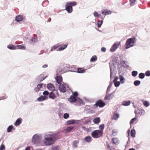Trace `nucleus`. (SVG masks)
<instances>
[{
    "label": "nucleus",
    "instance_id": "1",
    "mask_svg": "<svg viewBox=\"0 0 150 150\" xmlns=\"http://www.w3.org/2000/svg\"><path fill=\"white\" fill-rule=\"evenodd\" d=\"M57 134L51 132L45 133L43 135L42 142L40 144L43 146H50L55 143L57 139Z\"/></svg>",
    "mask_w": 150,
    "mask_h": 150
},
{
    "label": "nucleus",
    "instance_id": "2",
    "mask_svg": "<svg viewBox=\"0 0 150 150\" xmlns=\"http://www.w3.org/2000/svg\"><path fill=\"white\" fill-rule=\"evenodd\" d=\"M42 139V135L39 134H35L32 137V142L34 144H36L38 146H42V145L40 144V142L42 141L41 140Z\"/></svg>",
    "mask_w": 150,
    "mask_h": 150
},
{
    "label": "nucleus",
    "instance_id": "3",
    "mask_svg": "<svg viewBox=\"0 0 150 150\" xmlns=\"http://www.w3.org/2000/svg\"><path fill=\"white\" fill-rule=\"evenodd\" d=\"M76 3L75 1L67 2L65 5V9L69 13H70L72 11V6H75Z\"/></svg>",
    "mask_w": 150,
    "mask_h": 150
},
{
    "label": "nucleus",
    "instance_id": "4",
    "mask_svg": "<svg viewBox=\"0 0 150 150\" xmlns=\"http://www.w3.org/2000/svg\"><path fill=\"white\" fill-rule=\"evenodd\" d=\"M103 134V131L102 130H94L91 133L92 136L94 138H97L101 136Z\"/></svg>",
    "mask_w": 150,
    "mask_h": 150
},
{
    "label": "nucleus",
    "instance_id": "5",
    "mask_svg": "<svg viewBox=\"0 0 150 150\" xmlns=\"http://www.w3.org/2000/svg\"><path fill=\"white\" fill-rule=\"evenodd\" d=\"M110 77L111 78H113L115 75V67L114 64L110 62Z\"/></svg>",
    "mask_w": 150,
    "mask_h": 150
},
{
    "label": "nucleus",
    "instance_id": "6",
    "mask_svg": "<svg viewBox=\"0 0 150 150\" xmlns=\"http://www.w3.org/2000/svg\"><path fill=\"white\" fill-rule=\"evenodd\" d=\"M120 42L119 41L115 42L112 46L110 49V51L112 52H115L119 47Z\"/></svg>",
    "mask_w": 150,
    "mask_h": 150
},
{
    "label": "nucleus",
    "instance_id": "7",
    "mask_svg": "<svg viewBox=\"0 0 150 150\" xmlns=\"http://www.w3.org/2000/svg\"><path fill=\"white\" fill-rule=\"evenodd\" d=\"M69 88L68 86L66 84H60L59 87V89L61 92H65Z\"/></svg>",
    "mask_w": 150,
    "mask_h": 150
},
{
    "label": "nucleus",
    "instance_id": "8",
    "mask_svg": "<svg viewBox=\"0 0 150 150\" xmlns=\"http://www.w3.org/2000/svg\"><path fill=\"white\" fill-rule=\"evenodd\" d=\"M84 104V103L79 98H77L74 105L77 106L82 105Z\"/></svg>",
    "mask_w": 150,
    "mask_h": 150
},
{
    "label": "nucleus",
    "instance_id": "9",
    "mask_svg": "<svg viewBox=\"0 0 150 150\" xmlns=\"http://www.w3.org/2000/svg\"><path fill=\"white\" fill-rule=\"evenodd\" d=\"M78 121H79L78 120H69L66 121L65 124L66 125H68L77 123H78Z\"/></svg>",
    "mask_w": 150,
    "mask_h": 150
},
{
    "label": "nucleus",
    "instance_id": "10",
    "mask_svg": "<svg viewBox=\"0 0 150 150\" xmlns=\"http://www.w3.org/2000/svg\"><path fill=\"white\" fill-rule=\"evenodd\" d=\"M105 105V103H103L102 100H99L96 103L95 105L97 106H99L100 108H101L104 106Z\"/></svg>",
    "mask_w": 150,
    "mask_h": 150
},
{
    "label": "nucleus",
    "instance_id": "11",
    "mask_svg": "<svg viewBox=\"0 0 150 150\" xmlns=\"http://www.w3.org/2000/svg\"><path fill=\"white\" fill-rule=\"evenodd\" d=\"M131 47V38L127 40L125 44V48L128 49Z\"/></svg>",
    "mask_w": 150,
    "mask_h": 150
},
{
    "label": "nucleus",
    "instance_id": "12",
    "mask_svg": "<svg viewBox=\"0 0 150 150\" xmlns=\"http://www.w3.org/2000/svg\"><path fill=\"white\" fill-rule=\"evenodd\" d=\"M77 98L74 96H71L68 99V101L71 103L74 104Z\"/></svg>",
    "mask_w": 150,
    "mask_h": 150
},
{
    "label": "nucleus",
    "instance_id": "13",
    "mask_svg": "<svg viewBox=\"0 0 150 150\" xmlns=\"http://www.w3.org/2000/svg\"><path fill=\"white\" fill-rule=\"evenodd\" d=\"M48 98L47 96H41L40 97L38 98L37 100L39 102L42 101L44 100H46Z\"/></svg>",
    "mask_w": 150,
    "mask_h": 150
},
{
    "label": "nucleus",
    "instance_id": "14",
    "mask_svg": "<svg viewBox=\"0 0 150 150\" xmlns=\"http://www.w3.org/2000/svg\"><path fill=\"white\" fill-rule=\"evenodd\" d=\"M22 120L21 118H19L14 123V125L16 126H17L19 125L21 123Z\"/></svg>",
    "mask_w": 150,
    "mask_h": 150
},
{
    "label": "nucleus",
    "instance_id": "15",
    "mask_svg": "<svg viewBox=\"0 0 150 150\" xmlns=\"http://www.w3.org/2000/svg\"><path fill=\"white\" fill-rule=\"evenodd\" d=\"M114 97V95L112 93L110 94H108L106 95L105 97L104 98V100H110L112 99Z\"/></svg>",
    "mask_w": 150,
    "mask_h": 150
},
{
    "label": "nucleus",
    "instance_id": "16",
    "mask_svg": "<svg viewBox=\"0 0 150 150\" xmlns=\"http://www.w3.org/2000/svg\"><path fill=\"white\" fill-rule=\"evenodd\" d=\"M57 82L60 84L62 81V78L60 76H57L55 78Z\"/></svg>",
    "mask_w": 150,
    "mask_h": 150
},
{
    "label": "nucleus",
    "instance_id": "17",
    "mask_svg": "<svg viewBox=\"0 0 150 150\" xmlns=\"http://www.w3.org/2000/svg\"><path fill=\"white\" fill-rule=\"evenodd\" d=\"M84 139L86 142L89 143L91 141L92 138L91 137L88 136L84 138Z\"/></svg>",
    "mask_w": 150,
    "mask_h": 150
},
{
    "label": "nucleus",
    "instance_id": "18",
    "mask_svg": "<svg viewBox=\"0 0 150 150\" xmlns=\"http://www.w3.org/2000/svg\"><path fill=\"white\" fill-rule=\"evenodd\" d=\"M42 86V84L40 83L38 84L36 87L35 88L34 90L35 92H37L39 91Z\"/></svg>",
    "mask_w": 150,
    "mask_h": 150
},
{
    "label": "nucleus",
    "instance_id": "19",
    "mask_svg": "<svg viewBox=\"0 0 150 150\" xmlns=\"http://www.w3.org/2000/svg\"><path fill=\"white\" fill-rule=\"evenodd\" d=\"M23 16H22L18 15L16 16L15 21L17 22H19L22 21L23 19Z\"/></svg>",
    "mask_w": 150,
    "mask_h": 150
},
{
    "label": "nucleus",
    "instance_id": "20",
    "mask_svg": "<svg viewBox=\"0 0 150 150\" xmlns=\"http://www.w3.org/2000/svg\"><path fill=\"white\" fill-rule=\"evenodd\" d=\"M131 104V101L129 100L123 101L122 103V105L124 106H128Z\"/></svg>",
    "mask_w": 150,
    "mask_h": 150
},
{
    "label": "nucleus",
    "instance_id": "21",
    "mask_svg": "<svg viewBox=\"0 0 150 150\" xmlns=\"http://www.w3.org/2000/svg\"><path fill=\"white\" fill-rule=\"evenodd\" d=\"M48 89L50 90L53 91L55 90L54 86L52 84H49L47 85Z\"/></svg>",
    "mask_w": 150,
    "mask_h": 150
},
{
    "label": "nucleus",
    "instance_id": "22",
    "mask_svg": "<svg viewBox=\"0 0 150 150\" xmlns=\"http://www.w3.org/2000/svg\"><path fill=\"white\" fill-rule=\"evenodd\" d=\"M100 119L99 117H96L93 120V122L95 124H98L100 122Z\"/></svg>",
    "mask_w": 150,
    "mask_h": 150
},
{
    "label": "nucleus",
    "instance_id": "23",
    "mask_svg": "<svg viewBox=\"0 0 150 150\" xmlns=\"http://www.w3.org/2000/svg\"><path fill=\"white\" fill-rule=\"evenodd\" d=\"M119 117V115L116 113H114L112 116V119L115 120H117Z\"/></svg>",
    "mask_w": 150,
    "mask_h": 150
},
{
    "label": "nucleus",
    "instance_id": "24",
    "mask_svg": "<svg viewBox=\"0 0 150 150\" xmlns=\"http://www.w3.org/2000/svg\"><path fill=\"white\" fill-rule=\"evenodd\" d=\"M111 11H110L105 10L102 11V14L105 15H108L111 14Z\"/></svg>",
    "mask_w": 150,
    "mask_h": 150
},
{
    "label": "nucleus",
    "instance_id": "25",
    "mask_svg": "<svg viewBox=\"0 0 150 150\" xmlns=\"http://www.w3.org/2000/svg\"><path fill=\"white\" fill-rule=\"evenodd\" d=\"M85 69L82 68H78L77 69V72L80 73H83L85 72Z\"/></svg>",
    "mask_w": 150,
    "mask_h": 150
},
{
    "label": "nucleus",
    "instance_id": "26",
    "mask_svg": "<svg viewBox=\"0 0 150 150\" xmlns=\"http://www.w3.org/2000/svg\"><path fill=\"white\" fill-rule=\"evenodd\" d=\"M7 48L11 50H14L17 49L16 46L12 45H8Z\"/></svg>",
    "mask_w": 150,
    "mask_h": 150
},
{
    "label": "nucleus",
    "instance_id": "27",
    "mask_svg": "<svg viewBox=\"0 0 150 150\" xmlns=\"http://www.w3.org/2000/svg\"><path fill=\"white\" fill-rule=\"evenodd\" d=\"M59 47V45H55L53 46L51 48L50 51L51 52H52L54 50H55L56 49H57Z\"/></svg>",
    "mask_w": 150,
    "mask_h": 150
},
{
    "label": "nucleus",
    "instance_id": "28",
    "mask_svg": "<svg viewBox=\"0 0 150 150\" xmlns=\"http://www.w3.org/2000/svg\"><path fill=\"white\" fill-rule=\"evenodd\" d=\"M74 128L73 126H70L68 127L66 130V132L67 133L69 132Z\"/></svg>",
    "mask_w": 150,
    "mask_h": 150
},
{
    "label": "nucleus",
    "instance_id": "29",
    "mask_svg": "<svg viewBox=\"0 0 150 150\" xmlns=\"http://www.w3.org/2000/svg\"><path fill=\"white\" fill-rule=\"evenodd\" d=\"M49 97L50 98L54 99L56 98V96L54 93L52 92H51L49 94Z\"/></svg>",
    "mask_w": 150,
    "mask_h": 150
},
{
    "label": "nucleus",
    "instance_id": "30",
    "mask_svg": "<svg viewBox=\"0 0 150 150\" xmlns=\"http://www.w3.org/2000/svg\"><path fill=\"white\" fill-rule=\"evenodd\" d=\"M97 60V57L96 55L93 56L91 58L90 61L91 62L96 61Z\"/></svg>",
    "mask_w": 150,
    "mask_h": 150
},
{
    "label": "nucleus",
    "instance_id": "31",
    "mask_svg": "<svg viewBox=\"0 0 150 150\" xmlns=\"http://www.w3.org/2000/svg\"><path fill=\"white\" fill-rule=\"evenodd\" d=\"M79 142L78 140H75L73 143V147L74 148H76L77 147V144L79 143Z\"/></svg>",
    "mask_w": 150,
    "mask_h": 150
},
{
    "label": "nucleus",
    "instance_id": "32",
    "mask_svg": "<svg viewBox=\"0 0 150 150\" xmlns=\"http://www.w3.org/2000/svg\"><path fill=\"white\" fill-rule=\"evenodd\" d=\"M13 125L9 126L7 129V132H11L12 129L13 128Z\"/></svg>",
    "mask_w": 150,
    "mask_h": 150
},
{
    "label": "nucleus",
    "instance_id": "33",
    "mask_svg": "<svg viewBox=\"0 0 150 150\" xmlns=\"http://www.w3.org/2000/svg\"><path fill=\"white\" fill-rule=\"evenodd\" d=\"M134 83L135 86H138L140 84L141 82L139 81L136 80L134 81Z\"/></svg>",
    "mask_w": 150,
    "mask_h": 150
},
{
    "label": "nucleus",
    "instance_id": "34",
    "mask_svg": "<svg viewBox=\"0 0 150 150\" xmlns=\"http://www.w3.org/2000/svg\"><path fill=\"white\" fill-rule=\"evenodd\" d=\"M67 45H65L59 48L58 49V50L59 51L65 49L67 47Z\"/></svg>",
    "mask_w": 150,
    "mask_h": 150
},
{
    "label": "nucleus",
    "instance_id": "35",
    "mask_svg": "<svg viewBox=\"0 0 150 150\" xmlns=\"http://www.w3.org/2000/svg\"><path fill=\"white\" fill-rule=\"evenodd\" d=\"M119 78L120 79V81L121 83H124L125 81H124V77L122 76H120L119 77Z\"/></svg>",
    "mask_w": 150,
    "mask_h": 150
},
{
    "label": "nucleus",
    "instance_id": "36",
    "mask_svg": "<svg viewBox=\"0 0 150 150\" xmlns=\"http://www.w3.org/2000/svg\"><path fill=\"white\" fill-rule=\"evenodd\" d=\"M103 23L102 21H98L97 23L98 26V28H100Z\"/></svg>",
    "mask_w": 150,
    "mask_h": 150
},
{
    "label": "nucleus",
    "instance_id": "37",
    "mask_svg": "<svg viewBox=\"0 0 150 150\" xmlns=\"http://www.w3.org/2000/svg\"><path fill=\"white\" fill-rule=\"evenodd\" d=\"M112 141L113 143H114L116 144H117L118 140L117 138L112 139Z\"/></svg>",
    "mask_w": 150,
    "mask_h": 150
},
{
    "label": "nucleus",
    "instance_id": "38",
    "mask_svg": "<svg viewBox=\"0 0 150 150\" xmlns=\"http://www.w3.org/2000/svg\"><path fill=\"white\" fill-rule=\"evenodd\" d=\"M136 41L135 38L134 37L132 38V46L135 45L134 43L136 42Z\"/></svg>",
    "mask_w": 150,
    "mask_h": 150
},
{
    "label": "nucleus",
    "instance_id": "39",
    "mask_svg": "<svg viewBox=\"0 0 150 150\" xmlns=\"http://www.w3.org/2000/svg\"><path fill=\"white\" fill-rule=\"evenodd\" d=\"M69 117V115L67 113H65L64 114L63 117L65 119H67Z\"/></svg>",
    "mask_w": 150,
    "mask_h": 150
},
{
    "label": "nucleus",
    "instance_id": "40",
    "mask_svg": "<svg viewBox=\"0 0 150 150\" xmlns=\"http://www.w3.org/2000/svg\"><path fill=\"white\" fill-rule=\"evenodd\" d=\"M16 47L17 49H25V47L24 46L21 45H17L16 46Z\"/></svg>",
    "mask_w": 150,
    "mask_h": 150
},
{
    "label": "nucleus",
    "instance_id": "41",
    "mask_svg": "<svg viewBox=\"0 0 150 150\" xmlns=\"http://www.w3.org/2000/svg\"><path fill=\"white\" fill-rule=\"evenodd\" d=\"M5 146L3 144H2L0 146V150H5Z\"/></svg>",
    "mask_w": 150,
    "mask_h": 150
},
{
    "label": "nucleus",
    "instance_id": "42",
    "mask_svg": "<svg viewBox=\"0 0 150 150\" xmlns=\"http://www.w3.org/2000/svg\"><path fill=\"white\" fill-rule=\"evenodd\" d=\"M118 132V130L116 129H114L112 131V134L113 135H117Z\"/></svg>",
    "mask_w": 150,
    "mask_h": 150
},
{
    "label": "nucleus",
    "instance_id": "43",
    "mask_svg": "<svg viewBox=\"0 0 150 150\" xmlns=\"http://www.w3.org/2000/svg\"><path fill=\"white\" fill-rule=\"evenodd\" d=\"M93 15L94 16L97 17V18H99V16L100 15V14H99L97 12L95 11L94 13H93Z\"/></svg>",
    "mask_w": 150,
    "mask_h": 150
},
{
    "label": "nucleus",
    "instance_id": "44",
    "mask_svg": "<svg viewBox=\"0 0 150 150\" xmlns=\"http://www.w3.org/2000/svg\"><path fill=\"white\" fill-rule=\"evenodd\" d=\"M145 76V74L143 73H141L139 75V77L142 79H143Z\"/></svg>",
    "mask_w": 150,
    "mask_h": 150
},
{
    "label": "nucleus",
    "instance_id": "45",
    "mask_svg": "<svg viewBox=\"0 0 150 150\" xmlns=\"http://www.w3.org/2000/svg\"><path fill=\"white\" fill-rule=\"evenodd\" d=\"M143 104L146 107H147L149 105V102L146 100L144 101Z\"/></svg>",
    "mask_w": 150,
    "mask_h": 150
},
{
    "label": "nucleus",
    "instance_id": "46",
    "mask_svg": "<svg viewBox=\"0 0 150 150\" xmlns=\"http://www.w3.org/2000/svg\"><path fill=\"white\" fill-rule=\"evenodd\" d=\"M104 125L103 124H102L100 125L99 126V129H100V130H102L103 131V130L104 128Z\"/></svg>",
    "mask_w": 150,
    "mask_h": 150
},
{
    "label": "nucleus",
    "instance_id": "47",
    "mask_svg": "<svg viewBox=\"0 0 150 150\" xmlns=\"http://www.w3.org/2000/svg\"><path fill=\"white\" fill-rule=\"evenodd\" d=\"M139 113L141 115H144L145 113V112L143 110H139Z\"/></svg>",
    "mask_w": 150,
    "mask_h": 150
},
{
    "label": "nucleus",
    "instance_id": "48",
    "mask_svg": "<svg viewBox=\"0 0 150 150\" xmlns=\"http://www.w3.org/2000/svg\"><path fill=\"white\" fill-rule=\"evenodd\" d=\"M115 83V85L116 87H118L120 84V83L119 81H115L114 82Z\"/></svg>",
    "mask_w": 150,
    "mask_h": 150
},
{
    "label": "nucleus",
    "instance_id": "49",
    "mask_svg": "<svg viewBox=\"0 0 150 150\" xmlns=\"http://www.w3.org/2000/svg\"><path fill=\"white\" fill-rule=\"evenodd\" d=\"M138 74V72L136 71H133L132 72V75L135 76Z\"/></svg>",
    "mask_w": 150,
    "mask_h": 150
},
{
    "label": "nucleus",
    "instance_id": "50",
    "mask_svg": "<svg viewBox=\"0 0 150 150\" xmlns=\"http://www.w3.org/2000/svg\"><path fill=\"white\" fill-rule=\"evenodd\" d=\"M52 150H60V149L59 146H57L53 147Z\"/></svg>",
    "mask_w": 150,
    "mask_h": 150
},
{
    "label": "nucleus",
    "instance_id": "51",
    "mask_svg": "<svg viewBox=\"0 0 150 150\" xmlns=\"http://www.w3.org/2000/svg\"><path fill=\"white\" fill-rule=\"evenodd\" d=\"M132 137H134L136 134V132L134 129L132 130Z\"/></svg>",
    "mask_w": 150,
    "mask_h": 150
},
{
    "label": "nucleus",
    "instance_id": "52",
    "mask_svg": "<svg viewBox=\"0 0 150 150\" xmlns=\"http://www.w3.org/2000/svg\"><path fill=\"white\" fill-rule=\"evenodd\" d=\"M112 86V84L111 83L110 84V85L109 86H108L107 89V92H109L110 90V89L111 87Z\"/></svg>",
    "mask_w": 150,
    "mask_h": 150
},
{
    "label": "nucleus",
    "instance_id": "53",
    "mask_svg": "<svg viewBox=\"0 0 150 150\" xmlns=\"http://www.w3.org/2000/svg\"><path fill=\"white\" fill-rule=\"evenodd\" d=\"M43 94L45 96H47L49 94V93L47 91H46L43 92Z\"/></svg>",
    "mask_w": 150,
    "mask_h": 150
},
{
    "label": "nucleus",
    "instance_id": "54",
    "mask_svg": "<svg viewBox=\"0 0 150 150\" xmlns=\"http://www.w3.org/2000/svg\"><path fill=\"white\" fill-rule=\"evenodd\" d=\"M145 74L147 76H150V71H147L145 73Z\"/></svg>",
    "mask_w": 150,
    "mask_h": 150
},
{
    "label": "nucleus",
    "instance_id": "55",
    "mask_svg": "<svg viewBox=\"0 0 150 150\" xmlns=\"http://www.w3.org/2000/svg\"><path fill=\"white\" fill-rule=\"evenodd\" d=\"M78 95V93L77 92H75L73 93V95L72 96H74L75 97H76Z\"/></svg>",
    "mask_w": 150,
    "mask_h": 150
},
{
    "label": "nucleus",
    "instance_id": "56",
    "mask_svg": "<svg viewBox=\"0 0 150 150\" xmlns=\"http://www.w3.org/2000/svg\"><path fill=\"white\" fill-rule=\"evenodd\" d=\"M6 98V95H5L4 96H2V97H1L0 98V100H4V99H5Z\"/></svg>",
    "mask_w": 150,
    "mask_h": 150
},
{
    "label": "nucleus",
    "instance_id": "57",
    "mask_svg": "<svg viewBox=\"0 0 150 150\" xmlns=\"http://www.w3.org/2000/svg\"><path fill=\"white\" fill-rule=\"evenodd\" d=\"M101 50L102 51L105 52L106 51V48L104 47H103L101 48Z\"/></svg>",
    "mask_w": 150,
    "mask_h": 150
},
{
    "label": "nucleus",
    "instance_id": "58",
    "mask_svg": "<svg viewBox=\"0 0 150 150\" xmlns=\"http://www.w3.org/2000/svg\"><path fill=\"white\" fill-rule=\"evenodd\" d=\"M107 146L108 150H111V149L110 147L108 144H107Z\"/></svg>",
    "mask_w": 150,
    "mask_h": 150
},
{
    "label": "nucleus",
    "instance_id": "59",
    "mask_svg": "<svg viewBox=\"0 0 150 150\" xmlns=\"http://www.w3.org/2000/svg\"><path fill=\"white\" fill-rule=\"evenodd\" d=\"M137 120V118L136 117H135V118H134L132 119V123L133 122H134Z\"/></svg>",
    "mask_w": 150,
    "mask_h": 150
},
{
    "label": "nucleus",
    "instance_id": "60",
    "mask_svg": "<svg viewBox=\"0 0 150 150\" xmlns=\"http://www.w3.org/2000/svg\"><path fill=\"white\" fill-rule=\"evenodd\" d=\"M48 67V65L46 64H44L42 66V67L44 68H45Z\"/></svg>",
    "mask_w": 150,
    "mask_h": 150
},
{
    "label": "nucleus",
    "instance_id": "61",
    "mask_svg": "<svg viewBox=\"0 0 150 150\" xmlns=\"http://www.w3.org/2000/svg\"><path fill=\"white\" fill-rule=\"evenodd\" d=\"M118 79V78L117 77H117H115V79L113 80V82L116 81Z\"/></svg>",
    "mask_w": 150,
    "mask_h": 150
},
{
    "label": "nucleus",
    "instance_id": "62",
    "mask_svg": "<svg viewBox=\"0 0 150 150\" xmlns=\"http://www.w3.org/2000/svg\"><path fill=\"white\" fill-rule=\"evenodd\" d=\"M125 63V62L124 61H122L121 62V65H123V67H125V65L124 64H122L123 63Z\"/></svg>",
    "mask_w": 150,
    "mask_h": 150
},
{
    "label": "nucleus",
    "instance_id": "63",
    "mask_svg": "<svg viewBox=\"0 0 150 150\" xmlns=\"http://www.w3.org/2000/svg\"><path fill=\"white\" fill-rule=\"evenodd\" d=\"M31 40L32 42H36V40L35 38H32L31 39Z\"/></svg>",
    "mask_w": 150,
    "mask_h": 150
},
{
    "label": "nucleus",
    "instance_id": "64",
    "mask_svg": "<svg viewBox=\"0 0 150 150\" xmlns=\"http://www.w3.org/2000/svg\"><path fill=\"white\" fill-rule=\"evenodd\" d=\"M25 150H30V147H26Z\"/></svg>",
    "mask_w": 150,
    "mask_h": 150
}]
</instances>
